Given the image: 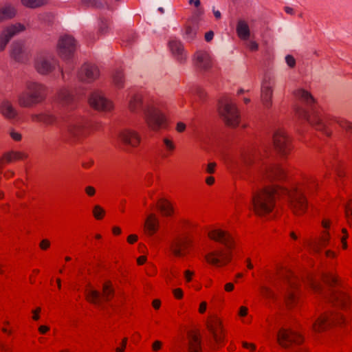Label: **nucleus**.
I'll return each mask as SVG.
<instances>
[{"label":"nucleus","instance_id":"9","mask_svg":"<svg viewBox=\"0 0 352 352\" xmlns=\"http://www.w3.org/2000/svg\"><path fill=\"white\" fill-rule=\"evenodd\" d=\"M144 120L151 130L158 131L167 126L166 117L158 108L148 105L144 109Z\"/></svg>","mask_w":352,"mask_h":352},{"label":"nucleus","instance_id":"1","mask_svg":"<svg viewBox=\"0 0 352 352\" xmlns=\"http://www.w3.org/2000/svg\"><path fill=\"white\" fill-rule=\"evenodd\" d=\"M294 96L298 102L295 108L296 116L299 119L307 121L316 130L330 136L331 131L329 129V126L333 120L346 132L352 133L351 122L344 118L332 119L329 116L324 115L309 91L299 89L294 91Z\"/></svg>","mask_w":352,"mask_h":352},{"label":"nucleus","instance_id":"64","mask_svg":"<svg viewBox=\"0 0 352 352\" xmlns=\"http://www.w3.org/2000/svg\"><path fill=\"white\" fill-rule=\"evenodd\" d=\"M186 129V124L184 122H179L177 124L176 130L179 133L184 132Z\"/></svg>","mask_w":352,"mask_h":352},{"label":"nucleus","instance_id":"43","mask_svg":"<svg viewBox=\"0 0 352 352\" xmlns=\"http://www.w3.org/2000/svg\"><path fill=\"white\" fill-rule=\"evenodd\" d=\"M322 282L330 287H335L338 285V280L337 276L333 274H322L321 277Z\"/></svg>","mask_w":352,"mask_h":352},{"label":"nucleus","instance_id":"32","mask_svg":"<svg viewBox=\"0 0 352 352\" xmlns=\"http://www.w3.org/2000/svg\"><path fill=\"white\" fill-rule=\"evenodd\" d=\"M16 12V9L11 4L6 3L0 6V23L13 18Z\"/></svg>","mask_w":352,"mask_h":352},{"label":"nucleus","instance_id":"36","mask_svg":"<svg viewBox=\"0 0 352 352\" xmlns=\"http://www.w3.org/2000/svg\"><path fill=\"white\" fill-rule=\"evenodd\" d=\"M2 114L8 119H13L16 115V112L12 104L8 101L3 102L1 107Z\"/></svg>","mask_w":352,"mask_h":352},{"label":"nucleus","instance_id":"40","mask_svg":"<svg viewBox=\"0 0 352 352\" xmlns=\"http://www.w3.org/2000/svg\"><path fill=\"white\" fill-rule=\"evenodd\" d=\"M21 157V154L16 152H10L6 153L3 157L0 160V168L3 166L5 163H10L14 162Z\"/></svg>","mask_w":352,"mask_h":352},{"label":"nucleus","instance_id":"12","mask_svg":"<svg viewBox=\"0 0 352 352\" xmlns=\"http://www.w3.org/2000/svg\"><path fill=\"white\" fill-rule=\"evenodd\" d=\"M259 177L261 179L272 182L282 181L286 178L285 170L278 164L263 162L259 170Z\"/></svg>","mask_w":352,"mask_h":352},{"label":"nucleus","instance_id":"23","mask_svg":"<svg viewBox=\"0 0 352 352\" xmlns=\"http://www.w3.org/2000/svg\"><path fill=\"white\" fill-rule=\"evenodd\" d=\"M192 60L195 66L201 71H207L212 66L210 54L204 50L197 51L193 56Z\"/></svg>","mask_w":352,"mask_h":352},{"label":"nucleus","instance_id":"61","mask_svg":"<svg viewBox=\"0 0 352 352\" xmlns=\"http://www.w3.org/2000/svg\"><path fill=\"white\" fill-rule=\"evenodd\" d=\"M243 347L247 349H252L253 351H255L256 349V346L253 343H248L247 342H242Z\"/></svg>","mask_w":352,"mask_h":352},{"label":"nucleus","instance_id":"35","mask_svg":"<svg viewBox=\"0 0 352 352\" xmlns=\"http://www.w3.org/2000/svg\"><path fill=\"white\" fill-rule=\"evenodd\" d=\"M305 284L316 293L322 294L323 292L322 285L311 275L307 276Z\"/></svg>","mask_w":352,"mask_h":352},{"label":"nucleus","instance_id":"7","mask_svg":"<svg viewBox=\"0 0 352 352\" xmlns=\"http://www.w3.org/2000/svg\"><path fill=\"white\" fill-rule=\"evenodd\" d=\"M86 299L88 302L104 308V303L109 302L114 296L115 290L111 282L106 281L102 285V294L96 289H86Z\"/></svg>","mask_w":352,"mask_h":352},{"label":"nucleus","instance_id":"31","mask_svg":"<svg viewBox=\"0 0 352 352\" xmlns=\"http://www.w3.org/2000/svg\"><path fill=\"white\" fill-rule=\"evenodd\" d=\"M58 101L63 106H70L74 102V97L66 89H61L57 96Z\"/></svg>","mask_w":352,"mask_h":352},{"label":"nucleus","instance_id":"56","mask_svg":"<svg viewBox=\"0 0 352 352\" xmlns=\"http://www.w3.org/2000/svg\"><path fill=\"white\" fill-rule=\"evenodd\" d=\"M127 340H128L127 338H123L122 343H121V346L117 347L116 349V352H124V349L126 348V344H127Z\"/></svg>","mask_w":352,"mask_h":352},{"label":"nucleus","instance_id":"33","mask_svg":"<svg viewBox=\"0 0 352 352\" xmlns=\"http://www.w3.org/2000/svg\"><path fill=\"white\" fill-rule=\"evenodd\" d=\"M32 120L36 122H43L47 125L54 124L57 121L56 117L50 113H40L33 115Z\"/></svg>","mask_w":352,"mask_h":352},{"label":"nucleus","instance_id":"53","mask_svg":"<svg viewBox=\"0 0 352 352\" xmlns=\"http://www.w3.org/2000/svg\"><path fill=\"white\" fill-rule=\"evenodd\" d=\"M39 247L43 250H46L50 247V241L48 239H43L40 243Z\"/></svg>","mask_w":352,"mask_h":352},{"label":"nucleus","instance_id":"57","mask_svg":"<svg viewBox=\"0 0 352 352\" xmlns=\"http://www.w3.org/2000/svg\"><path fill=\"white\" fill-rule=\"evenodd\" d=\"M173 292L175 298L182 299L183 298L184 294L182 289L176 288L173 290Z\"/></svg>","mask_w":352,"mask_h":352},{"label":"nucleus","instance_id":"20","mask_svg":"<svg viewBox=\"0 0 352 352\" xmlns=\"http://www.w3.org/2000/svg\"><path fill=\"white\" fill-rule=\"evenodd\" d=\"M274 85L275 81L274 78L268 76H265L261 85V97L263 105L267 108H270L272 106V98Z\"/></svg>","mask_w":352,"mask_h":352},{"label":"nucleus","instance_id":"8","mask_svg":"<svg viewBox=\"0 0 352 352\" xmlns=\"http://www.w3.org/2000/svg\"><path fill=\"white\" fill-rule=\"evenodd\" d=\"M283 273L287 285L285 299L287 307L292 308L298 302V286L300 281L294 273L290 270H285Z\"/></svg>","mask_w":352,"mask_h":352},{"label":"nucleus","instance_id":"29","mask_svg":"<svg viewBox=\"0 0 352 352\" xmlns=\"http://www.w3.org/2000/svg\"><path fill=\"white\" fill-rule=\"evenodd\" d=\"M332 300L335 306L344 310L348 308L350 304V299L349 296L342 292H333L332 295Z\"/></svg>","mask_w":352,"mask_h":352},{"label":"nucleus","instance_id":"62","mask_svg":"<svg viewBox=\"0 0 352 352\" xmlns=\"http://www.w3.org/2000/svg\"><path fill=\"white\" fill-rule=\"evenodd\" d=\"M248 46L251 51H256L258 48V43L252 41L249 42Z\"/></svg>","mask_w":352,"mask_h":352},{"label":"nucleus","instance_id":"55","mask_svg":"<svg viewBox=\"0 0 352 352\" xmlns=\"http://www.w3.org/2000/svg\"><path fill=\"white\" fill-rule=\"evenodd\" d=\"M85 191V193L89 197H93L96 194V189L91 186H86Z\"/></svg>","mask_w":352,"mask_h":352},{"label":"nucleus","instance_id":"15","mask_svg":"<svg viewBox=\"0 0 352 352\" xmlns=\"http://www.w3.org/2000/svg\"><path fill=\"white\" fill-rule=\"evenodd\" d=\"M76 41L72 36H61L58 43V52L60 57L64 60L70 59L76 51Z\"/></svg>","mask_w":352,"mask_h":352},{"label":"nucleus","instance_id":"13","mask_svg":"<svg viewBox=\"0 0 352 352\" xmlns=\"http://www.w3.org/2000/svg\"><path fill=\"white\" fill-rule=\"evenodd\" d=\"M273 142L275 149L282 156L288 155L293 149L292 140L283 129H278L275 131Z\"/></svg>","mask_w":352,"mask_h":352},{"label":"nucleus","instance_id":"38","mask_svg":"<svg viewBox=\"0 0 352 352\" xmlns=\"http://www.w3.org/2000/svg\"><path fill=\"white\" fill-rule=\"evenodd\" d=\"M157 207L165 216H170L173 212L170 203L165 199H160L157 203Z\"/></svg>","mask_w":352,"mask_h":352},{"label":"nucleus","instance_id":"41","mask_svg":"<svg viewBox=\"0 0 352 352\" xmlns=\"http://www.w3.org/2000/svg\"><path fill=\"white\" fill-rule=\"evenodd\" d=\"M113 82L118 88L121 89L124 87V78L122 70H116L113 73Z\"/></svg>","mask_w":352,"mask_h":352},{"label":"nucleus","instance_id":"50","mask_svg":"<svg viewBox=\"0 0 352 352\" xmlns=\"http://www.w3.org/2000/svg\"><path fill=\"white\" fill-rule=\"evenodd\" d=\"M136 39V36L134 33H131L127 37L122 40L123 43H125L126 45H131L133 42H134Z\"/></svg>","mask_w":352,"mask_h":352},{"label":"nucleus","instance_id":"45","mask_svg":"<svg viewBox=\"0 0 352 352\" xmlns=\"http://www.w3.org/2000/svg\"><path fill=\"white\" fill-rule=\"evenodd\" d=\"M93 215L97 220L103 219L105 210L99 205H96L93 208Z\"/></svg>","mask_w":352,"mask_h":352},{"label":"nucleus","instance_id":"59","mask_svg":"<svg viewBox=\"0 0 352 352\" xmlns=\"http://www.w3.org/2000/svg\"><path fill=\"white\" fill-rule=\"evenodd\" d=\"M10 135L14 140L19 141L21 139V135L19 133L14 131V130H12L10 132Z\"/></svg>","mask_w":352,"mask_h":352},{"label":"nucleus","instance_id":"60","mask_svg":"<svg viewBox=\"0 0 352 352\" xmlns=\"http://www.w3.org/2000/svg\"><path fill=\"white\" fill-rule=\"evenodd\" d=\"M216 167V163L211 162L209 163L207 166L206 171L208 173L212 174L214 172Z\"/></svg>","mask_w":352,"mask_h":352},{"label":"nucleus","instance_id":"47","mask_svg":"<svg viewBox=\"0 0 352 352\" xmlns=\"http://www.w3.org/2000/svg\"><path fill=\"white\" fill-rule=\"evenodd\" d=\"M345 214L348 221L352 223V200H350L345 206Z\"/></svg>","mask_w":352,"mask_h":352},{"label":"nucleus","instance_id":"54","mask_svg":"<svg viewBox=\"0 0 352 352\" xmlns=\"http://www.w3.org/2000/svg\"><path fill=\"white\" fill-rule=\"evenodd\" d=\"M248 309L247 307L241 306L239 309L238 315L241 318H243L248 315Z\"/></svg>","mask_w":352,"mask_h":352},{"label":"nucleus","instance_id":"25","mask_svg":"<svg viewBox=\"0 0 352 352\" xmlns=\"http://www.w3.org/2000/svg\"><path fill=\"white\" fill-rule=\"evenodd\" d=\"M100 72L95 65L86 63L83 65L79 72V78L82 81L92 82L99 77Z\"/></svg>","mask_w":352,"mask_h":352},{"label":"nucleus","instance_id":"34","mask_svg":"<svg viewBox=\"0 0 352 352\" xmlns=\"http://www.w3.org/2000/svg\"><path fill=\"white\" fill-rule=\"evenodd\" d=\"M236 33L238 36L242 40H248L250 37V32L248 23L243 20L238 21L236 25Z\"/></svg>","mask_w":352,"mask_h":352},{"label":"nucleus","instance_id":"39","mask_svg":"<svg viewBox=\"0 0 352 352\" xmlns=\"http://www.w3.org/2000/svg\"><path fill=\"white\" fill-rule=\"evenodd\" d=\"M142 106V97L140 94L134 95L129 101V107L131 111L139 110Z\"/></svg>","mask_w":352,"mask_h":352},{"label":"nucleus","instance_id":"16","mask_svg":"<svg viewBox=\"0 0 352 352\" xmlns=\"http://www.w3.org/2000/svg\"><path fill=\"white\" fill-rule=\"evenodd\" d=\"M191 244L188 235L184 234L175 236L170 244V250L176 257H183L186 255L188 248Z\"/></svg>","mask_w":352,"mask_h":352},{"label":"nucleus","instance_id":"10","mask_svg":"<svg viewBox=\"0 0 352 352\" xmlns=\"http://www.w3.org/2000/svg\"><path fill=\"white\" fill-rule=\"evenodd\" d=\"M35 68L42 75L53 73L55 78L59 75L62 76L63 79L65 78L63 68L59 66L58 62L51 56H38L35 61Z\"/></svg>","mask_w":352,"mask_h":352},{"label":"nucleus","instance_id":"46","mask_svg":"<svg viewBox=\"0 0 352 352\" xmlns=\"http://www.w3.org/2000/svg\"><path fill=\"white\" fill-rule=\"evenodd\" d=\"M10 41L9 38L3 32L0 34V52L5 50L7 44Z\"/></svg>","mask_w":352,"mask_h":352},{"label":"nucleus","instance_id":"63","mask_svg":"<svg viewBox=\"0 0 352 352\" xmlns=\"http://www.w3.org/2000/svg\"><path fill=\"white\" fill-rule=\"evenodd\" d=\"M162 343L161 341L156 340L153 343L152 349L154 351H159L162 347Z\"/></svg>","mask_w":352,"mask_h":352},{"label":"nucleus","instance_id":"37","mask_svg":"<svg viewBox=\"0 0 352 352\" xmlns=\"http://www.w3.org/2000/svg\"><path fill=\"white\" fill-rule=\"evenodd\" d=\"M22 31V25L20 23L11 25L6 27L3 32L6 34V35L10 40L12 38L19 34Z\"/></svg>","mask_w":352,"mask_h":352},{"label":"nucleus","instance_id":"14","mask_svg":"<svg viewBox=\"0 0 352 352\" xmlns=\"http://www.w3.org/2000/svg\"><path fill=\"white\" fill-rule=\"evenodd\" d=\"M46 96V88L38 83L30 82L27 85L26 98L23 106H31L43 101Z\"/></svg>","mask_w":352,"mask_h":352},{"label":"nucleus","instance_id":"22","mask_svg":"<svg viewBox=\"0 0 352 352\" xmlns=\"http://www.w3.org/2000/svg\"><path fill=\"white\" fill-rule=\"evenodd\" d=\"M90 105L98 111H108L112 109L113 103L104 97L101 92L96 91L91 94L89 98Z\"/></svg>","mask_w":352,"mask_h":352},{"label":"nucleus","instance_id":"11","mask_svg":"<svg viewBox=\"0 0 352 352\" xmlns=\"http://www.w3.org/2000/svg\"><path fill=\"white\" fill-rule=\"evenodd\" d=\"M346 323V318L341 313H326L320 315L312 324L315 332L327 330L331 325H341Z\"/></svg>","mask_w":352,"mask_h":352},{"label":"nucleus","instance_id":"24","mask_svg":"<svg viewBox=\"0 0 352 352\" xmlns=\"http://www.w3.org/2000/svg\"><path fill=\"white\" fill-rule=\"evenodd\" d=\"M168 47L175 60L179 63H184L187 59V52L183 43L177 38H171L168 42Z\"/></svg>","mask_w":352,"mask_h":352},{"label":"nucleus","instance_id":"26","mask_svg":"<svg viewBox=\"0 0 352 352\" xmlns=\"http://www.w3.org/2000/svg\"><path fill=\"white\" fill-rule=\"evenodd\" d=\"M10 64L18 67L22 63V43L20 41H16L12 43L9 50Z\"/></svg>","mask_w":352,"mask_h":352},{"label":"nucleus","instance_id":"42","mask_svg":"<svg viewBox=\"0 0 352 352\" xmlns=\"http://www.w3.org/2000/svg\"><path fill=\"white\" fill-rule=\"evenodd\" d=\"M49 3V0H23V6L30 8H37Z\"/></svg>","mask_w":352,"mask_h":352},{"label":"nucleus","instance_id":"4","mask_svg":"<svg viewBox=\"0 0 352 352\" xmlns=\"http://www.w3.org/2000/svg\"><path fill=\"white\" fill-rule=\"evenodd\" d=\"M281 186H267L254 192L252 204L254 212L259 216L270 213L275 207L276 200L281 197Z\"/></svg>","mask_w":352,"mask_h":352},{"label":"nucleus","instance_id":"27","mask_svg":"<svg viewBox=\"0 0 352 352\" xmlns=\"http://www.w3.org/2000/svg\"><path fill=\"white\" fill-rule=\"evenodd\" d=\"M198 28V24L196 21L193 20L188 21L184 27L183 38L188 42H192L196 38Z\"/></svg>","mask_w":352,"mask_h":352},{"label":"nucleus","instance_id":"48","mask_svg":"<svg viewBox=\"0 0 352 352\" xmlns=\"http://www.w3.org/2000/svg\"><path fill=\"white\" fill-rule=\"evenodd\" d=\"M163 143L167 151L172 152L175 150V146L170 139L167 138H164Z\"/></svg>","mask_w":352,"mask_h":352},{"label":"nucleus","instance_id":"49","mask_svg":"<svg viewBox=\"0 0 352 352\" xmlns=\"http://www.w3.org/2000/svg\"><path fill=\"white\" fill-rule=\"evenodd\" d=\"M342 232L343 235L341 238V243H342V248L345 250L347 248L346 239L348 238V232H347V230L346 228H342Z\"/></svg>","mask_w":352,"mask_h":352},{"label":"nucleus","instance_id":"44","mask_svg":"<svg viewBox=\"0 0 352 352\" xmlns=\"http://www.w3.org/2000/svg\"><path fill=\"white\" fill-rule=\"evenodd\" d=\"M110 24L109 19L101 17L100 18L98 31L101 34H106L108 32L109 25Z\"/></svg>","mask_w":352,"mask_h":352},{"label":"nucleus","instance_id":"18","mask_svg":"<svg viewBox=\"0 0 352 352\" xmlns=\"http://www.w3.org/2000/svg\"><path fill=\"white\" fill-rule=\"evenodd\" d=\"M118 140L124 146L134 148L140 144L142 138L138 131L131 129H124L119 132Z\"/></svg>","mask_w":352,"mask_h":352},{"label":"nucleus","instance_id":"28","mask_svg":"<svg viewBox=\"0 0 352 352\" xmlns=\"http://www.w3.org/2000/svg\"><path fill=\"white\" fill-rule=\"evenodd\" d=\"M188 339L189 352H201V340L199 335L196 331H188Z\"/></svg>","mask_w":352,"mask_h":352},{"label":"nucleus","instance_id":"51","mask_svg":"<svg viewBox=\"0 0 352 352\" xmlns=\"http://www.w3.org/2000/svg\"><path fill=\"white\" fill-rule=\"evenodd\" d=\"M285 61L289 67H294L296 65V60L292 55H287Z\"/></svg>","mask_w":352,"mask_h":352},{"label":"nucleus","instance_id":"17","mask_svg":"<svg viewBox=\"0 0 352 352\" xmlns=\"http://www.w3.org/2000/svg\"><path fill=\"white\" fill-rule=\"evenodd\" d=\"M331 222L328 219H323L322 226L325 229L320 236L319 239H315L309 243L310 249L315 253H320L322 248L330 245V234L327 230L329 228Z\"/></svg>","mask_w":352,"mask_h":352},{"label":"nucleus","instance_id":"21","mask_svg":"<svg viewBox=\"0 0 352 352\" xmlns=\"http://www.w3.org/2000/svg\"><path fill=\"white\" fill-rule=\"evenodd\" d=\"M207 328L212 335L214 340L217 344H221L224 340V330L221 320L213 316L209 318L207 322Z\"/></svg>","mask_w":352,"mask_h":352},{"label":"nucleus","instance_id":"52","mask_svg":"<svg viewBox=\"0 0 352 352\" xmlns=\"http://www.w3.org/2000/svg\"><path fill=\"white\" fill-rule=\"evenodd\" d=\"M262 294L266 298H273L274 293L267 287H263L261 289Z\"/></svg>","mask_w":352,"mask_h":352},{"label":"nucleus","instance_id":"30","mask_svg":"<svg viewBox=\"0 0 352 352\" xmlns=\"http://www.w3.org/2000/svg\"><path fill=\"white\" fill-rule=\"evenodd\" d=\"M158 219L154 214H150L145 221L144 230L147 235L153 236L157 230Z\"/></svg>","mask_w":352,"mask_h":352},{"label":"nucleus","instance_id":"6","mask_svg":"<svg viewBox=\"0 0 352 352\" xmlns=\"http://www.w3.org/2000/svg\"><path fill=\"white\" fill-rule=\"evenodd\" d=\"M219 112L228 126L236 127L239 125L240 114L229 96H223L219 100Z\"/></svg>","mask_w":352,"mask_h":352},{"label":"nucleus","instance_id":"19","mask_svg":"<svg viewBox=\"0 0 352 352\" xmlns=\"http://www.w3.org/2000/svg\"><path fill=\"white\" fill-rule=\"evenodd\" d=\"M86 133V122L82 118L71 121L65 131V136L72 140H78Z\"/></svg>","mask_w":352,"mask_h":352},{"label":"nucleus","instance_id":"5","mask_svg":"<svg viewBox=\"0 0 352 352\" xmlns=\"http://www.w3.org/2000/svg\"><path fill=\"white\" fill-rule=\"evenodd\" d=\"M225 163L232 173L247 175L256 163V153L251 150L243 151L239 154L227 157Z\"/></svg>","mask_w":352,"mask_h":352},{"label":"nucleus","instance_id":"3","mask_svg":"<svg viewBox=\"0 0 352 352\" xmlns=\"http://www.w3.org/2000/svg\"><path fill=\"white\" fill-rule=\"evenodd\" d=\"M210 239L223 245L225 250L218 248L205 255L206 261L213 265H226L232 258V251L234 248V241L232 235L224 230L214 228L208 233Z\"/></svg>","mask_w":352,"mask_h":352},{"label":"nucleus","instance_id":"58","mask_svg":"<svg viewBox=\"0 0 352 352\" xmlns=\"http://www.w3.org/2000/svg\"><path fill=\"white\" fill-rule=\"evenodd\" d=\"M194 275V272L190 270H186L184 272V277L186 282L189 283L192 280V276Z\"/></svg>","mask_w":352,"mask_h":352},{"label":"nucleus","instance_id":"2","mask_svg":"<svg viewBox=\"0 0 352 352\" xmlns=\"http://www.w3.org/2000/svg\"><path fill=\"white\" fill-rule=\"evenodd\" d=\"M317 187L316 179L311 175L307 176L292 189L281 186V197H287L292 212L295 215L301 216L305 214L309 208L307 195H314Z\"/></svg>","mask_w":352,"mask_h":352}]
</instances>
